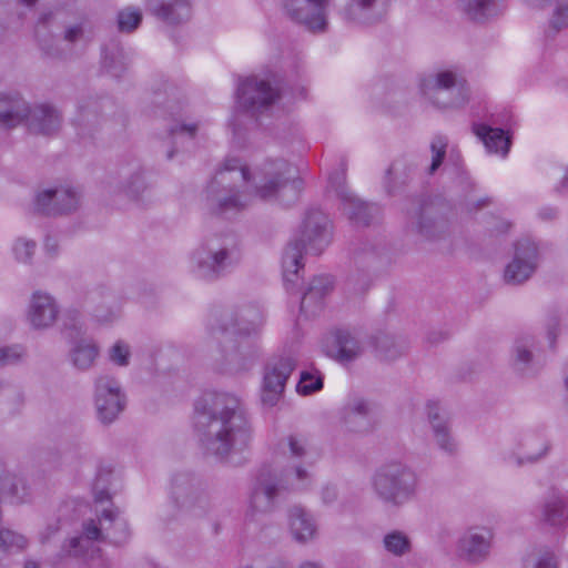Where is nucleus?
Instances as JSON below:
<instances>
[{
  "label": "nucleus",
  "instance_id": "nucleus-53",
  "mask_svg": "<svg viewBox=\"0 0 568 568\" xmlns=\"http://www.w3.org/2000/svg\"><path fill=\"white\" fill-rule=\"evenodd\" d=\"M528 6L534 8H542L548 0H524Z\"/></svg>",
  "mask_w": 568,
  "mask_h": 568
},
{
  "label": "nucleus",
  "instance_id": "nucleus-26",
  "mask_svg": "<svg viewBox=\"0 0 568 568\" xmlns=\"http://www.w3.org/2000/svg\"><path fill=\"white\" fill-rule=\"evenodd\" d=\"M474 133L481 140L488 152L507 155L510 148V138L501 129H494L485 124H475Z\"/></svg>",
  "mask_w": 568,
  "mask_h": 568
},
{
  "label": "nucleus",
  "instance_id": "nucleus-8",
  "mask_svg": "<svg viewBox=\"0 0 568 568\" xmlns=\"http://www.w3.org/2000/svg\"><path fill=\"white\" fill-rule=\"evenodd\" d=\"M240 257L235 248L219 246L215 240H210L191 253L190 270L201 280H213L236 264Z\"/></svg>",
  "mask_w": 568,
  "mask_h": 568
},
{
  "label": "nucleus",
  "instance_id": "nucleus-61",
  "mask_svg": "<svg viewBox=\"0 0 568 568\" xmlns=\"http://www.w3.org/2000/svg\"><path fill=\"white\" fill-rule=\"evenodd\" d=\"M40 20H41L42 22H45V21L48 20L47 14H42V17L40 18Z\"/></svg>",
  "mask_w": 568,
  "mask_h": 568
},
{
  "label": "nucleus",
  "instance_id": "nucleus-46",
  "mask_svg": "<svg viewBox=\"0 0 568 568\" xmlns=\"http://www.w3.org/2000/svg\"><path fill=\"white\" fill-rule=\"evenodd\" d=\"M79 313L75 311H68L63 315V325L67 328H74L78 329L81 327L80 321H79Z\"/></svg>",
  "mask_w": 568,
  "mask_h": 568
},
{
  "label": "nucleus",
  "instance_id": "nucleus-14",
  "mask_svg": "<svg viewBox=\"0 0 568 568\" xmlns=\"http://www.w3.org/2000/svg\"><path fill=\"white\" fill-rule=\"evenodd\" d=\"M538 264V248L529 239L519 241L515 247V256L506 266L504 278L508 284H520L528 280Z\"/></svg>",
  "mask_w": 568,
  "mask_h": 568
},
{
  "label": "nucleus",
  "instance_id": "nucleus-41",
  "mask_svg": "<svg viewBox=\"0 0 568 568\" xmlns=\"http://www.w3.org/2000/svg\"><path fill=\"white\" fill-rule=\"evenodd\" d=\"M144 189L145 183L141 173H134L121 185V191L130 197L138 196Z\"/></svg>",
  "mask_w": 568,
  "mask_h": 568
},
{
  "label": "nucleus",
  "instance_id": "nucleus-24",
  "mask_svg": "<svg viewBox=\"0 0 568 568\" xmlns=\"http://www.w3.org/2000/svg\"><path fill=\"white\" fill-rule=\"evenodd\" d=\"M288 526L293 538L298 542H307L316 535L314 518L300 506L290 509Z\"/></svg>",
  "mask_w": 568,
  "mask_h": 568
},
{
  "label": "nucleus",
  "instance_id": "nucleus-13",
  "mask_svg": "<svg viewBox=\"0 0 568 568\" xmlns=\"http://www.w3.org/2000/svg\"><path fill=\"white\" fill-rule=\"evenodd\" d=\"M294 367L295 362L288 356L272 359L266 365L262 385V400L264 404L273 406L278 402Z\"/></svg>",
  "mask_w": 568,
  "mask_h": 568
},
{
  "label": "nucleus",
  "instance_id": "nucleus-36",
  "mask_svg": "<svg viewBox=\"0 0 568 568\" xmlns=\"http://www.w3.org/2000/svg\"><path fill=\"white\" fill-rule=\"evenodd\" d=\"M108 357L116 366L125 367L130 364L131 348L123 341H116L108 351Z\"/></svg>",
  "mask_w": 568,
  "mask_h": 568
},
{
  "label": "nucleus",
  "instance_id": "nucleus-5",
  "mask_svg": "<svg viewBox=\"0 0 568 568\" xmlns=\"http://www.w3.org/2000/svg\"><path fill=\"white\" fill-rule=\"evenodd\" d=\"M22 122H26L28 129L36 134L50 135L59 130L61 115L49 103L30 108L18 95L0 94V125L13 128Z\"/></svg>",
  "mask_w": 568,
  "mask_h": 568
},
{
  "label": "nucleus",
  "instance_id": "nucleus-20",
  "mask_svg": "<svg viewBox=\"0 0 568 568\" xmlns=\"http://www.w3.org/2000/svg\"><path fill=\"white\" fill-rule=\"evenodd\" d=\"M442 409L437 403H428L426 415L432 426L434 440L438 448L446 454H455L458 449V443L452 435L448 420L442 416Z\"/></svg>",
  "mask_w": 568,
  "mask_h": 568
},
{
  "label": "nucleus",
  "instance_id": "nucleus-39",
  "mask_svg": "<svg viewBox=\"0 0 568 568\" xmlns=\"http://www.w3.org/2000/svg\"><path fill=\"white\" fill-rule=\"evenodd\" d=\"M447 140L444 136H436L432 141L430 150H432V164L430 172L436 171L443 162V159L446 153Z\"/></svg>",
  "mask_w": 568,
  "mask_h": 568
},
{
  "label": "nucleus",
  "instance_id": "nucleus-58",
  "mask_svg": "<svg viewBox=\"0 0 568 568\" xmlns=\"http://www.w3.org/2000/svg\"><path fill=\"white\" fill-rule=\"evenodd\" d=\"M241 568H261V565L260 564H251V565L243 566Z\"/></svg>",
  "mask_w": 568,
  "mask_h": 568
},
{
  "label": "nucleus",
  "instance_id": "nucleus-44",
  "mask_svg": "<svg viewBox=\"0 0 568 568\" xmlns=\"http://www.w3.org/2000/svg\"><path fill=\"white\" fill-rule=\"evenodd\" d=\"M197 131V124H182L179 128H172L170 130V134L172 135L174 141L182 139L183 136H187L190 139L194 138Z\"/></svg>",
  "mask_w": 568,
  "mask_h": 568
},
{
  "label": "nucleus",
  "instance_id": "nucleus-63",
  "mask_svg": "<svg viewBox=\"0 0 568 568\" xmlns=\"http://www.w3.org/2000/svg\"><path fill=\"white\" fill-rule=\"evenodd\" d=\"M173 156V153L172 152H169L168 153V158L171 159Z\"/></svg>",
  "mask_w": 568,
  "mask_h": 568
},
{
  "label": "nucleus",
  "instance_id": "nucleus-56",
  "mask_svg": "<svg viewBox=\"0 0 568 568\" xmlns=\"http://www.w3.org/2000/svg\"><path fill=\"white\" fill-rule=\"evenodd\" d=\"M38 0H19V3L26 6V7H32L36 4Z\"/></svg>",
  "mask_w": 568,
  "mask_h": 568
},
{
  "label": "nucleus",
  "instance_id": "nucleus-40",
  "mask_svg": "<svg viewBox=\"0 0 568 568\" xmlns=\"http://www.w3.org/2000/svg\"><path fill=\"white\" fill-rule=\"evenodd\" d=\"M24 356L21 345L0 346V366L18 363Z\"/></svg>",
  "mask_w": 568,
  "mask_h": 568
},
{
  "label": "nucleus",
  "instance_id": "nucleus-31",
  "mask_svg": "<svg viewBox=\"0 0 568 568\" xmlns=\"http://www.w3.org/2000/svg\"><path fill=\"white\" fill-rule=\"evenodd\" d=\"M333 288V281L331 276L321 275L313 278L308 291L304 294L301 301V311L307 312L310 305L317 300H321Z\"/></svg>",
  "mask_w": 568,
  "mask_h": 568
},
{
  "label": "nucleus",
  "instance_id": "nucleus-51",
  "mask_svg": "<svg viewBox=\"0 0 568 568\" xmlns=\"http://www.w3.org/2000/svg\"><path fill=\"white\" fill-rule=\"evenodd\" d=\"M425 220H426V217L424 216L423 213H420L418 216V222H417L416 229L419 233L429 235L428 227L430 225V220H427V223H424Z\"/></svg>",
  "mask_w": 568,
  "mask_h": 568
},
{
  "label": "nucleus",
  "instance_id": "nucleus-12",
  "mask_svg": "<svg viewBox=\"0 0 568 568\" xmlns=\"http://www.w3.org/2000/svg\"><path fill=\"white\" fill-rule=\"evenodd\" d=\"M329 0H282L286 14L313 32H322L327 26Z\"/></svg>",
  "mask_w": 568,
  "mask_h": 568
},
{
  "label": "nucleus",
  "instance_id": "nucleus-59",
  "mask_svg": "<svg viewBox=\"0 0 568 568\" xmlns=\"http://www.w3.org/2000/svg\"><path fill=\"white\" fill-rule=\"evenodd\" d=\"M562 184H564L565 186H568V170H567V171H566V173H565V176H564V180H562Z\"/></svg>",
  "mask_w": 568,
  "mask_h": 568
},
{
  "label": "nucleus",
  "instance_id": "nucleus-6",
  "mask_svg": "<svg viewBox=\"0 0 568 568\" xmlns=\"http://www.w3.org/2000/svg\"><path fill=\"white\" fill-rule=\"evenodd\" d=\"M371 487L383 503L400 507L416 497L418 477L406 464L392 460L375 469L371 477Z\"/></svg>",
  "mask_w": 568,
  "mask_h": 568
},
{
  "label": "nucleus",
  "instance_id": "nucleus-34",
  "mask_svg": "<svg viewBox=\"0 0 568 568\" xmlns=\"http://www.w3.org/2000/svg\"><path fill=\"white\" fill-rule=\"evenodd\" d=\"M383 546L387 552L397 557L408 554L412 548L409 537L398 530L386 534L383 538Z\"/></svg>",
  "mask_w": 568,
  "mask_h": 568
},
{
  "label": "nucleus",
  "instance_id": "nucleus-42",
  "mask_svg": "<svg viewBox=\"0 0 568 568\" xmlns=\"http://www.w3.org/2000/svg\"><path fill=\"white\" fill-rule=\"evenodd\" d=\"M555 9L552 16V24L560 29L568 26V0H554Z\"/></svg>",
  "mask_w": 568,
  "mask_h": 568
},
{
  "label": "nucleus",
  "instance_id": "nucleus-2",
  "mask_svg": "<svg viewBox=\"0 0 568 568\" xmlns=\"http://www.w3.org/2000/svg\"><path fill=\"white\" fill-rule=\"evenodd\" d=\"M196 425L203 426L202 444L207 453L225 458L246 448L252 429L240 399L229 393L205 392L195 403Z\"/></svg>",
  "mask_w": 568,
  "mask_h": 568
},
{
  "label": "nucleus",
  "instance_id": "nucleus-9",
  "mask_svg": "<svg viewBox=\"0 0 568 568\" xmlns=\"http://www.w3.org/2000/svg\"><path fill=\"white\" fill-rule=\"evenodd\" d=\"M263 323L264 316L262 311L253 306L242 308L236 315V318L225 314L220 331L223 335V352L226 358L233 361L236 352L234 336H248L252 333H256L262 327Z\"/></svg>",
  "mask_w": 568,
  "mask_h": 568
},
{
  "label": "nucleus",
  "instance_id": "nucleus-45",
  "mask_svg": "<svg viewBox=\"0 0 568 568\" xmlns=\"http://www.w3.org/2000/svg\"><path fill=\"white\" fill-rule=\"evenodd\" d=\"M516 363L526 365L531 359V352L528 349L527 343L524 341L517 342L515 345Z\"/></svg>",
  "mask_w": 568,
  "mask_h": 568
},
{
  "label": "nucleus",
  "instance_id": "nucleus-22",
  "mask_svg": "<svg viewBox=\"0 0 568 568\" xmlns=\"http://www.w3.org/2000/svg\"><path fill=\"white\" fill-rule=\"evenodd\" d=\"M329 184L335 187L338 197L343 203V211L348 215L351 220L358 223L368 224V211L372 206L362 202L351 191L343 185V174L339 176L329 178Z\"/></svg>",
  "mask_w": 568,
  "mask_h": 568
},
{
  "label": "nucleus",
  "instance_id": "nucleus-32",
  "mask_svg": "<svg viewBox=\"0 0 568 568\" xmlns=\"http://www.w3.org/2000/svg\"><path fill=\"white\" fill-rule=\"evenodd\" d=\"M0 494L14 503L26 501L28 497L24 480L12 474L4 475L0 486Z\"/></svg>",
  "mask_w": 568,
  "mask_h": 568
},
{
  "label": "nucleus",
  "instance_id": "nucleus-11",
  "mask_svg": "<svg viewBox=\"0 0 568 568\" xmlns=\"http://www.w3.org/2000/svg\"><path fill=\"white\" fill-rule=\"evenodd\" d=\"M94 404L101 422H113L125 406V394L119 381L109 375L97 378Z\"/></svg>",
  "mask_w": 568,
  "mask_h": 568
},
{
  "label": "nucleus",
  "instance_id": "nucleus-18",
  "mask_svg": "<svg viewBox=\"0 0 568 568\" xmlns=\"http://www.w3.org/2000/svg\"><path fill=\"white\" fill-rule=\"evenodd\" d=\"M278 484L272 478H260L252 488L247 517L255 520L258 516L271 513L280 497Z\"/></svg>",
  "mask_w": 568,
  "mask_h": 568
},
{
  "label": "nucleus",
  "instance_id": "nucleus-19",
  "mask_svg": "<svg viewBox=\"0 0 568 568\" xmlns=\"http://www.w3.org/2000/svg\"><path fill=\"white\" fill-rule=\"evenodd\" d=\"M322 348L327 356L339 361H352L362 352L358 341L342 329L328 334L322 342Z\"/></svg>",
  "mask_w": 568,
  "mask_h": 568
},
{
  "label": "nucleus",
  "instance_id": "nucleus-4",
  "mask_svg": "<svg viewBox=\"0 0 568 568\" xmlns=\"http://www.w3.org/2000/svg\"><path fill=\"white\" fill-rule=\"evenodd\" d=\"M129 537L128 523L119 511L103 509L99 524L94 520L85 521L83 535L69 539L63 545L62 551L67 556L74 557L88 555L92 561L97 559V568H108L105 560L100 556V549L94 546V541L108 539L114 545H122L128 541Z\"/></svg>",
  "mask_w": 568,
  "mask_h": 568
},
{
  "label": "nucleus",
  "instance_id": "nucleus-47",
  "mask_svg": "<svg viewBox=\"0 0 568 568\" xmlns=\"http://www.w3.org/2000/svg\"><path fill=\"white\" fill-rule=\"evenodd\" d=\"M321 497L325 504L333 503L337 497L336 487L333 485H327V486L323 487V489L321 491Z\"/></svg>",
  "mask_w": 568,
  "mask_h": 568
},
{
  "label": "nucleus",
  "instance_id": "nucleus-57",
  "mask_svg": "<svg viewBox=\"0 0 568 568\" xmlns=\"http://www.w3.org/2000/svg\"><path fill=\"white\" fill-rule=\"evenodd\" d=\"M24 568H39V565H38V562H36L33 560H28L24 564Z\"/></svg>",
  "mask_w": 568,
  "mask_h": 568
},
{
  "label": "nucleus",
  "instance_id": "nucleus-60",
  "mask_svg": "<svg viewBox=\"0 0 568 568\" xmlns=\"http://www.w3.org/2000/svg\"><path fill=\"white\" fill-rule=\"evenodd\" d=\"M45 247H47V250H48V251H50V250H51L50 240H48V241H47V243H45ZM52 250H53V246H52Z\"/></svg>",
  "mask_w": 568,
  "mask_h": 568
},
{
  "label": "nucleus",
  "instance_id": "nucleus-62",
  "mask_svg": "<svg viewBox=\"0 0 568 568\" xmlns=\"http://www.w3.org/2000/svg\"><path fill=\"white\" fill-rule=\"evenodd\" d=\"M266 568H281L280 566H275V565H272V566H268Z\"/></svg>",
  "mask_w": 568,
  "mask_h": 568
},
{
  "label": "nucleus",
  "instance_id": "nucleus-23",
  "mask_svg": "<svg viewBox=\"0 0 568 568\" xmlns=\"http://www.w3.org/2000/svg\"><path fill=\"white\" fill-rule=\"evenodd\" d=\"M372 405L362 397H353L342 410V419L349 432H363L368 429Z\"/></svg>",
  "mask_w": 568,
  "mask_h": 568
},
{
  "label": "nucleus",
  "instance_id": "nucleus-28",
  "mask_svg": "<svg viewBox=\"0 0 568 568\" xmlns=\"http://www.w3.org/2000/svg\"><path fill=\"white\" fill-rule=\"evenodd\" d=\"M460 8L471 20L483 21L501 10L503 0H460Z\"/></svg>",
  "mask_w": 568,
  "mask_h": 568
},
{
  "label": "nucleus",
  "instance_id": "nucleus-29",
  "mask_svg": "<svg viewBox=\"0 0 568 568\" xmlns=\"http://www.w3.org/2000/svg\"><path fill=\"white\" fill-rule=\"evenodd\" d=\"M385 9L375 0H353L348 8V18L361 23H372L383 17Z\"/></svg>",
  "mask_w": 568,
  "mask_h": 568
},
{
  "label": "nucleus",
  "instance_id": "nucleus-35",
  "mask_svg": "<svg viewBox=\"0 0 568 568\" xmlns=\"http://www.w3.org/2000/svg\"><path fill=\"white\" fill-rule=\"evenodd\" d=\"M142 21V12L134 7H126L118 13V28L121 32L134 31Z\"/></svg>",
  "mask_w": 568,
  "mask_h": 568
},
{
  "label": "nucleus",
  "instance_id": "nucleus-16",
  "mask_svg": "<svg viewBox=\"0 0 568 568\" xmlns=\"http://www.w3.org/2000/svg\"><path fill=\"white\" fill-rule=\"evenodd\" d=\"M79 193L70 186L48 189L38 194L36 209L44 214H63L79 205Z\"/></svg>",
  "mask_w": 568,
  "mask_h": 568
},
{
  "label": "nucleus",
  "instance_id": "nucleus-43",
  "mask_svg": "<svg viewBox=\"0 0 568 568\" xmlns=\"http://www.w3.org/2000/svg\"><path fill=\"white\" fill-rule=\"evenodd\" d=\"M288 477L295 488L302 489L305 488L311 481L312 474L307 468L296 465L288 474Z\"/></svg>",
  "mask_w": 568,
  "mask_h": 568
},
{
  "label": "nucleus",
  "instance_id": "nucleus-50",
  "mask_svg": "<svg viewBox=\"0 0 568 568\" xmlns=\"http://www.w3.org/2000/svg\"><path fill=\"white\" fill-rule=\"evenodd\" d=\"M82 36V28L80 26H74L69 28L65 31V40L73 42L78 40Z\"/></svg>",
  "mask_w": 568,
  "mask_h": 568
},
{
  "label": "nucleus",
  "instance_id": "nucleus-30",
  "mask_svg": "<svg viewBox=\"0 0 568 568\" xmlns=\"http://www.w3.org/2000/svg\"><path fill=\"white\" fill-rule=\"evenodd\" d=\"M541 517L551 526H561L568 519V508L559 494L554 491L547 497L542 505Z\"/></svg>",
  "mask_w": 568,
  "mask_h": 568
},
{
  "label": "nucleus",
  "instance_id": "nucleus-54",
  "mask_svg": "<svg viewBox=\"0 0 568 568\" xmlns=\"http://www.w3.org/2000/svg\"><path fill=\"white\" fill-rule=\"evenodd\" d=\"M109 495L105 491L95 493V500L102 503L104 499H108Z\"/></svg>",
  "mask_w": 568,
  "mask_h": 568
},
{
  "label": "nucleus",
  "instance_id": "nucleus-27",
  "mask_svg": "<svg viewBox=\"0 0 568 568\" xmlns=\"http://www.w3.org/2000/svg\"><path fill=\"white\" fill-rule=\"evenodd\" d=\"M99 347L92 339H80L70 349V362L79 371H88L99 356Z\"/></svg>",
  "mask_w": 568,
  "mask_h": 568
},
{
  "label": "nucleus",
  "instance_id": "nucleus-17",
  "mask_svg": "<svg viewBox=\"0 0 568 568\" xmlns=\"http://www.w3.org/2000/svg\"><path fill=\"white\" fill-rule=\"evenodd\" d=\"M548 445L541 436L534 433H525L515 438L511 450L506 459L509 464L523 466L534 463L546 455Z\"/></svg>",
  "mask_w": 568,
  "mask_h": 568
},
{
  "label": "nucleus",
  "instance_id": "nucleus-1",
  "mask_svg": "<svg viewBox=\"0 0 568 568\" xmlns=\"http://www.w3.org/2000/svg\"><path fill=\"white\" fill-rule=\"evenodd\" d=\"M293 173L294 168L283 159L265 160L251 170L237 158L229 156L210 182L207 199L217 213L236 212L255 197H276L290 182L298 189L301 181L293 179Z\"/></svg>",
  "mask_w": 568,
  "mask_h": 568
},
{
  "label": "nucleus",
  "instance_id": "nucleus-25",
  "mask_svg": "<svg viewBox=\"0 0 568 568\" xmlns=\"http://www.w3.org/2000/svg\"><path fill=\"white\" fill-rule=\"evenodd\" d=\"M152 12L162 20L176 23L190 16L187 0H146Z\"/></svg>",
  "mask_w": 568,
  "mask_h": 568
},
{
  "label": "nucleus",
  "instance_id": "nucleus-37",
  "mask_svg": "<svg viewBox=\"0 0 568 568\" xmlns=\"http://www.w3.org/2000/svg\"><path fill=\"white\" fill-rule=\"evenodd\" d=\"M323 387V379L318 374L302 373L296 389L302 395H310Z\"/></svg>",
  "mask_w": 568,
  "mask_h": 568
},
{
  "label": "nucleus",
  "instance_id": "nucleus-7",
  "mask_svg": "<svg viewBox=\"0 0 568 568\" xmlns=\"http://www.w3.org/2000/svg\"><path fill=\"white\" fill-rule=\"evenodd\" d=\"M422 93L440 108L459 106L468 100V89L460 74L443 70L420 81Z\"/></svg>",
  "mask_w": 568,
  "mask_h": 568
},
{
  "label": "nucleus",
  "instance_id": "nucleus-10",
  "mask_svg": "<svg viewBox=\"0 0 568 568\" xmlns=\"http://www.w3.org/2000/svg\"><path fill=\"white\" fill-rule=\"evenodd\" d=\"M270 77L253 75L245 79L237 88V103L241 108L257 112L275 103L280 91Z\"/></svg>",
  "mask_w": 568,
  "mask_h": 568
},
{
  "label": "nucleus",
  "instance_id": "nucleus-3",
  "mask_svg": "<svg viewBox=\"0 0 568 568\" xmlns=\"http://www.w3.org/2000/svg\"><path fill=\"white\" fill-rule=\"evenodd\" d=\"M332 237L328 217L320 210L310 211L298 232L287 243L282 268L285 283H295L303 268V253L320 254L329 244Z\"/></svg>",
  "mask_w": 568,
  "mask_h": 568
},
{
  "label": "nucleus",
  "instance_id": "nucleus-55",
  "mask_svg": "<svg viewBox=\"0 0 568 568\" xmlns=\"http://www.w3.org/2000/svg\"><path fill=\"white\" fill-rule=\"evenodd\" d=\"M300 568H322L318 564L306 561Z\"/></svg>",
  "mask_w": 568,
  "mask_h": 568
},
{
  "label": "nucleus",
  "instance_id": "nucleus-48",
  "mask_svg": "<svg viewBox=\"0 0 568 568\" xmlns=\"http://www.w3.org/2000/svg\"><path fill=\"white\" fill-rule=\"evenodd\" d=\"M536 568H557L555 557L550 552L544 554L537 561Z\"/></svg>",
  "mask_w": 568,
  "mask_h": 568
},
{
  "label": "nucleus",
  "instance_id": "nucleus-38",
  "mask_svg": "<svg viewBox=\"0 0 568 568\" xmlns=\"http://www.w3.org/2000/svg\"><path fill=\"white\" fill-rule=\"evenodd\" d=\"M36 242L27 239H18L13 243L12 252L19 262L27 263L36 252Z\"/></svg>",
  "mask_w": 568,
  "mask_h": 568
},
{
  "label": "nucleus",
  "instance_id": "nucleus-33",
  "mask_svg": "<svg viewBox=\"0 0 568 568\" xmlns=\"http://www.w3.org/2000/svg\"><path fill=\"white\" fill-rule=\"evenodd\" d=\"M284 454H288L292 458L297 460H308L312 456V450L307 440L302 435H290L280 445Z\"/></svg>",
  "mask_w": 568,
  "mask_h": 568
},
{
  "label": "nucleus",
  "instance_id": "nucleus-21",
  "mask_svg": "<svg viewBox=\"0 0 568 568\" xmlns=\"http://www.w3.org/2000/svg\"><path fill=\"white\" fill-rule=\"evenodd\" d=\"M58 312V306L50 295L37 293L32 296L28 318L33 328L43 329L53 325Z\"/></svg>",
  "mask_w": 568,
  "mask_h": 568
},
{
  "label": "nucleus",
  "instance_id": "nucleus-15",
  "mask_svg": "<svg viewBox=\"0 0 568 568\" xmlns=\"http://www.w3.org/2000/svg\"><path fill=\"white\" fill-rule=\"evenodd\" d=\"M494 534L487 527H471L457 544L458 556L471 564L484 561L490 554Z\"/></svg>",
  "mask_w": 568,
  "mask_h": 568
},
{
  "label": "nucleus",
  "instance_id": "nucleus-49",
  "mask_svg": "<svg viewBox=\"0 0 568 568\" xmlns=\"http://www.w3.org/2000/svg\"><path fill=\"white\" fill-rule=\"evenodd\" d=\"M59 530V526L58 525H49L45 527V529L43 531L40 532V541L42 544H45L47 541L50 540V538L57 534Z\"/></svg>",
  "mask_w": 568,
  "mask_h": 568
},
{
  "label": "nucleus",
  "instance_id": "nucleus-52",
  "mask_svg": "<svg viewBox=\"0 0 568 568\" xmlns=\"http://www.w3.org/2000/svg\"><path fill=\"white\" fill-rule=\"evenodd\" d=\"M556 327H557V323H556V322H554V323L549 326V328H548V333H547V334H548V338H549V344H550V346H552V345H554V343H555V337H556L555 329H556Z\"/></svg>",
  "mask_w": 568,
  "mask_h": 568
}]
</instances>
